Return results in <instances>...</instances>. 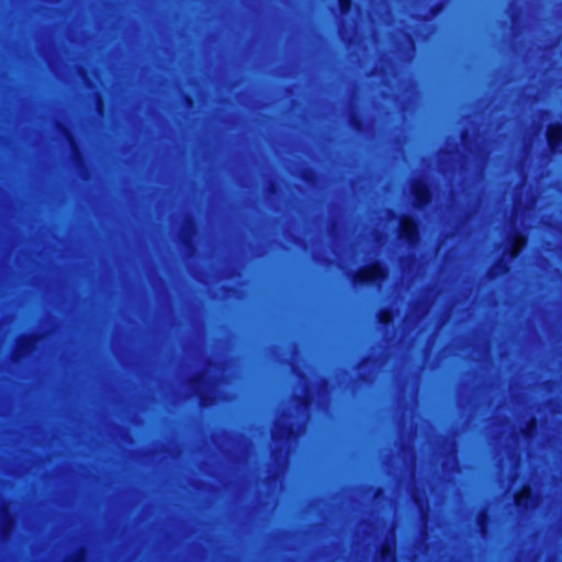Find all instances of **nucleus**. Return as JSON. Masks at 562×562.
<instances>
[{
    "label": "nucleus",
    "mask_w": 562,
    "mask_h": 562,
    "mask_svg": "<svg viewBox=\"0 0 562 562\" xmlns=\"http://www.w3.org/2000/svg\"><path fill=\"white\" fill-rule=\"evenodd\" d=\"M548 139L551 147L558 149L562 142V126H551L548 131Z\"/></svg>",
    "instance_id": "obj_1"
},
{
    "label": "nucleus",
    "mask_w": 562,
    "mask_h": 562,
    "mask_svg": "<svg viewBox=\"0 0 562 562\" xmlns=\"http://www.w3.org/2000/svg\"><path fill=\"white\" fill-rule=\"evenodd\" d=\"M340 2L344 9L349 4V0H340Z\"/></svg>",
    "instance_id": "obj_6"
},
{
    "label": "nucleus",
    "mask_w": 562,
    "mask_h": 562,
    "mask_svg": "<svg viewBox=\"0 0 562 562\" xmlns=\"http://www.w3.org/2000/svg\"><path fill=\"white\" fill-rule=\"evenodd\" d=\"M402 231L407 238H413L416 231L415 224L409 220H404L402 222Z\"/></svg>",
    "instance_id": "obj_3"
},
{
    "label": "nucleus",
    "mask_w": 562,
    "mask_h": 562,
    "mask_svg": "<svg viewBox=\"0 0 562 562\" xmlns=\"http://www.w3.org/2000/svg\"><path fill=\"white\" fill-rule=\"evenodd\" d=\"M530 495V490L528 487L524 488L517 496L516 502L518 505H521L525 498H528Z\"/></svg>",
    "instance_id": "obj_5"
},
{
    "label": "nucleus",
    "mask_w": 562,
    "mask_h": 562,
    "mask_svg": "<svg viewBox=\"0 0 562 562\" xmlns=\"http://www.w3.org/2000/svg\"><path fill=\"white\" fill-rule=\"evenodd\" d=\"M524 245H525V239L522 237H517L514 243V246H513L512 256L515 257L520 251V249L524 247Z\"/></svg>",
    "instance_id": "obj_4"
},
{
    "label": "nucleus",
    "mask_w": 562,
    "mask_h": 562,
    "mask_svg": "<svg viewBox=\"0 0 562 562\" xmlns=\"http://www.w3.org/2000/svg\"><path fill=\"white\" fill-rule=\"evenodd\" d=\"M382 274H383V271H382L381 267L373 266V267L368 268L363 272V276L361 278H362V280H376L380 277H382Z\"/></svg>",
    "instance_id": "obj_2"
}]
</instances>
